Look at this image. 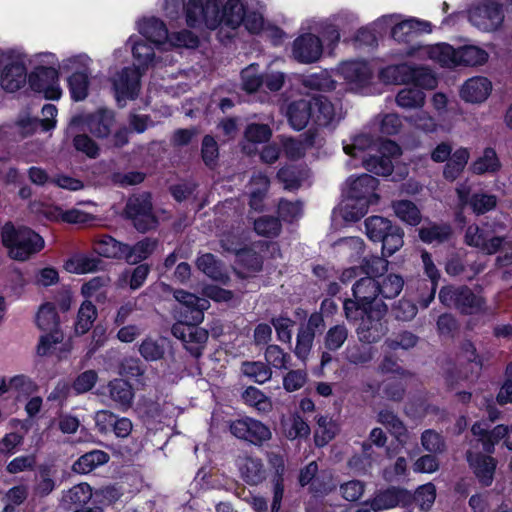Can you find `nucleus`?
Segmentation results:
<instances>
[{
	"label": "nucleus",
	"mask_w": 512,
	"mask_h": 512,
	"mask_svg": "<svg viewBox=\"0 0 512 512\" xmlns=\"http://www.w3.org/2000/svg\"><path fill=\"white\" fill-rule=\"evenodd\" d=\"M238 468L243 480L249 485H257L265 480L266 469L258 457L244 456L238 459Z\"/></svg>",
	"instance_id": "cd10ccee"
},
{
	"label": "nucleus",
	"mask_w": 512,
	"mask_h": 512,
	"mask_svg": "<svg viewBox=\"0 0 512 512\" xmlns=\"http://www.w3.org/2000/svg\"><path fill=\"white\" fill-rule=\"evenodd\" d=\"M355 282L352 286V292L355 299H358L360 303H364L367 306H374L377 302H383L378 300L379 290L377 280L371 276H358L354 279Z\"/></svg>",
	"instance_id": "393cba45"
},
{
	"label": "nucleus",
	"mask_w": 512,
	"mask_h": 512,
	"mask_svg": "<svg viewBox=\"0 0 512 512\" xmlns=\"http://www.w3.org/2000/svg\"><path fill=\"white\" fill-rule=\"evenodd\" d=\"M312 107L310 98L294 101L288 106V120L294 129H303L309 120L312 119Z\"/></svg>",
	"instance_id": "2f4dec72"
},
{
	"label": "nucleus",
	"mask_w": 512,
	"mask_h": 512,
	"mask_svg": "<svg viewBox=\"0 0 512 512\" xmlns=\"http://www.w3.org/2000/svg\"><path fill=\"white\" fill-rule=\"evenodd\" d=\"M109 460L106 452L93 450L82 455L74 464L73 470L77 473L87 474L96 467L105 464Z\"/></svg>",
	"instance_id": "a19ab883"
},
{
	"label": "nucleus",
	"mask_w": 512,
	"mask_h": 512,
	"mask_svg": "<svg viewBox=\"0 0 512 512\" xmlns=\"http://www.w3.org/2000/svg\"><path fill=\"white\" fill-rule=\"evenodd\" d=\"M465 243L468 246L477 248L487 255L503 251L504 257H498L499 261L509 263L512 261V240L507 237L490 236L488 232L476 225H469L465 232Z\"/></svg>",
	"instance_id": "39448f33"
},
{
	"label": "nucleus",
	"mask_w": 512,
	"mask_h": 512,
	"mask_svg": "<svg viewBox=\"0 0 512 512\" xmlns=\"http://www.w3.org/2000/svg\"><path fill=\"white\" fill-rule=\"evenodd\" d=\"M230 432L236 438L258 447L272 439L270 427L252 417H243L232 421Z\"/></svg>",
	"instance_id": "1a4fd4ad"
},
{
	"label": "nucleus",
	"mask_w": 512,
	"mask_h": 512,
	"mask_svg": "<svg viewBox=\"0 0 512 512\" xmlns=\"http://www.w3.org/2000/svg\"><path fill=\"white\" fill-rule=\"evenodd\" d=\"M317 426L315 431V443L317 446H324L336 435L337 426L327 416H318Z\"/></svg>",
	"instance_id": "680f3d73"
},
{
	"label": "nucleus",
	"mask_w": 512,
	"mask_h": 512,
	"mask_svg": "<svg viewBox=\"0 0 512 512\" xmlns=\"http://www.w3.org/2000/svg\"><path fill=\"white\" fill-rule=\"evenodd\" d=\"M451 235L449 225H428L419 229L420 239L428 244H440L448 240Z\"/></svg>",
	"instance_id": "5fc2aeb1"
},
{
	"label": "nucleus",
	"mask_w": 512,
	"mask_h": 512,
	"mask_svg": "<svg viewBox=\"0 0 512 512\" xmlns=\"http://www.w3.org/2000/svg\"><path fill=\"white\" fill-rule=\"evenodd\" d=\"M157 240L144 238L133 246L124 244L122 257L130 264H137L147 259L156 249Z\"/></svg>",
	"instance_id": "473e14b6"
},
{
	"label": "nucleus",
	"mask_w": 512,
	"mask_h": 512,
	"mask_svg": "<svg viewBox=\"0 0 512 512\" xmlns=\"http://www.w3.org/2000/svg\"><path fill=\"white\" fill-rule=\"evenodd\" d=\"M127 44L131 46L133 57L138 63L139 69L141 67H147L153 61L154 48L145 40L130 37Z\"/></svg>",
	"instance_id": "8fccbe9b"
},
{
	"label": "nucleus",
	"mask_w": 512,
	"mask_h": 512,
	"mask_svg": "<svg viewBox=\"0 0 512 512\" xmlns=\"http://www.w3.org/2000/svg\"><path fill=\"white\" fill-rule=\"evenodd\" d=\"M199 323H194L188 315L184 316V321L175 323L171 332L173 336L183 341L186 348L195 356L201 354V348L208 339V332L201 327H198Z\"/></svg>",
	"instance_id": "9b49d317"
},
{
	"label": "nucleus",
	"mask_w": 512,
	"mask_h": 512,
	"mask_svg": "<svg viewBox=\"0 0 512 512\" xmlns=\"http://www.w3.org/2000/svg\"><path fill=\"white\" fill-rule=\"evenodd\" d=\"M503 441V445L512 450V427L506 425H497L491 431L487 439H484V451L492 454L495 450V444Z\"/></svg>",
	"instance_id": "58836bf2"
},
{
	"label": "nucleus",
	"mask_w": 512,
	"mask_h": 512,
	"mask_svg": "<svg viewBox=\"0 0 512 512\" xmlns=\"http://www.w3.org/2000/svg\"><path fill=\"white\" fill-rule=\"evenodd\" d=\"M367 237L374 242L382 243V254L392 256L403 246V231L389 219L382 216H371L365 220Z\"/></svg>",
	"instance_id": "7ed1b4c3"
},
{
	"label": "nucleus",
	"mask_w": 512,
	"mask_h": 512,
	"mask_svg": "<svg viewBox=\"0 0 512 512\" xmlns=\"http://www.w3.org/2000/svg\"><path fill=\"white\" fill-rule=\"evenodd\" d=\"M456 193L460 203L469 205L472 211L477 215H482L493 210L498 203V198L494 194L476 192L470 196V188L464 183L456 188Z\"/></svg>",
	"instance_id": "f3484780"
},
{
	"label": "nucleus",
	"mask_w": 512,
	"mask_h": 512,
	"mask_svg": "<svg viewBox=\"0 0 512 512\" xmlns=\"http://www.w3.org/2000/svg\"><path fill=\"white\" fill-rule=\"evenodd\" d=\"M141 74L138 67H125L113 77V87L119 103L137 96Z\"/></svg>",
	"instance_id": "2eb2a0df"
},
{
	"label": "nucleus",
	"mask_w": 512,
	"mask_h": 512,
	"mask_svg": "<svg viewBox=\"0 0 512 512\" xmlns=\"http://www.w3.org/2000/svg\"><path fill=\"white\" fill-rule=\"evenodd\" d=\"M378 183V180L369 174H362L358 177L351 176L346 181V193L351 200H374L377 203L379 196L375 190Z\"/></svg>",
	"instance_id": "a211bd4d"
},
{
	"label": "nucleus",
	"mask_w": 512,
	"mask_h": 512,
	"mask_svg": "<svg viewBox=\"0 0 512 512\" xmlns=\"http://www.w3.org/2000/svg\"><path fill=\"white\" fill-rule=\"evenodd\" d=\"M322 54L321 40L313 34H304L293 43V56L302 63L317 61Z\"/></svg>",
	"instance_id": "412c9836"
},
{
	"label": "nucleus",
	"mask_w": 512,
	"mask_h": 512,
	"mask_svg": "<svg viewBox=\"0 0 512 512\" xmlns=\"http://www.w3.org/2000/svg\"><path fill=\"white\" fill-rule=\"evenodd\" d=\"M69 89L75 101H81L88 94V74L86 72H75L68 79Z\"/></svg>",
	"instance_id": "338daca9"
},
{
	"label": "nucleus",
	"mask_w": 512,
	"mask_h": 512,
	"mask_svg": "<svg viewBox=\"0 0 512 512\" xmlns=\"http://www.w3.org/2000/svg\"><path fill=\"white\" fill-rule=\"evenodd\" d=\"M470 152L467 148L460 147L455 150L443 169V177L448 181L456 180L464 171Z\"/></svg>",
	"instance_id": "f704fd0d"
},
{
	"label": "nucleus",
	"mask_w": 512,
	"mask_h": 512,
	"mask_svg": "<svg viewBox=\"0 0 512 512\" xmlns=\"http://www.w3.org/2000/svg\"><path fill=\"white\" fill-rule=\"evenodd\" d=\"M395 215L409 225H417L421 221V214L418 207L409 200H399L392 203Z\"/></svg>",
	"instance_id": "de8ad7c7"
},
{
	"label": "nucleus",
	"mask_w": 512,
	"mask_h": 512,
	"mask_svg": "<svg viewBox=\"0 0 512 512\" xmlns=\"http://www.w3.org/2000/svg\"><path fill=\"white\" fill-rule=\"evenodd\" d=\"M138 30L142 36L155 45H161L168 38V30L163 21L151 17L138 23Z\"/></svg>",
	"instance_id": "7c9ffc66"
},
{
	"label": "nucleus",
	"mask_w": 512,
	"mask_h": 512,
	"mask_svg": "<svg viewBox=\"0 0 512 512\" xmlns=\"http://www.w3.org/2000/svg\"><path fill=\"white\" fill-rule=\"evenodd\" d=\"M375 146L374 140L367 134L354 136L350 143L344 142L343 150L347 155L359 157L366 150H372Z\"/></svg>",
	"instance_id": "e2e57ef3"
},
{
	"label": "nucleus",
	"mask_w": 512,
	"mask_h": 512,
	"mask_svg": "<svg viewBox=\"0 0 512 512\" xmlns=\"http://www.w3.org/2000/svg\"><path fill=\"white\" fill-rule=\"evenodd\" d=\"M241 372L258 384L269 381L272 377V370L266 363L261 361H245L241 365Z\"/></svg>",
	"instance_id": "a18cd8bd"
},
{
	"label": "nucleus",
	"mask_w": 512,
	"mask_h": 512,
	"mask_svg": "<svg viewBox=\"0 0 512 512\" xmlns=\"http://www.w3.org/2000/svg\"><path fill=\"white\" fill-rule=\"evenodd\" d=\"M313 143L312 136H300L297 139L283 138L282 140L284 153L292 160H296L304 156L306 149L312 146Z\"/></svg>",
	"instance_id": "3c124183"
},
{
	"label": "nucleus",
	"mask_w": 512,
	"mask_h": 512,
	"mask_svg": "<svg viewBox=\"0 0 512 512\" xmlns=\"http://www.w3.org/2000/svg\"><path fill=\"white\" fill-rule=\"evenodd\" d=\"M457 65L477 66L484 64L488 53L477 46H464L457 49Z\"/></svg>",
	"instance_id": "49530a36"
},
{
	"label": "nucleus",
	"mask_w": 512,
	"mask_h": 512,
	"mask_svg": "<svg viewBox=\"0 0 512 512\" xmlns=\"http://www.w3.org/2000/svg\"><path fill=\"white\" fill-rule=\"evenodd\" d=\"M58 71L53 67H38L29 76L32 90L42 93L45 98L56 100L61 96Z\"/></svg>",
	"instance_id": "f8f14e48"
},
{
	"label": "nucleus",
	"mask_w": 512,
	"mask_h": 512,
	"mask_svg": "<svg viewBox=\"0 0 512 512\" xmlns=\"http://www.w3.org/2000/svg\"><path fill=\"white\" fill-rule=\"evenodd\" d=\"M386 257L382 254V257L370 256L364 258L360 266L350 267L342 272L341 282L349 283L361 275L374 278L381 277L388 270L389 261Z\"/></svg>",
	"instance_id": "dca6fc26"
},
{
	"label": "nucleus",
	"mask_w": 512,
	"mask_h": 512,
	"mask_svg": "<svg viewBox=\"0 0 512 512\" xmlns=\"http://www.w3.org/2000/svg\"><path fill=\"white\" fill-rule=\"evenodd\" d=\"M466 457L479 482L484 486L491 485L496 468L495 459L472 449L467 451Z\"/></svg>",
	"instance_id": "4be33fe9"
},
{
	"label": "nucleus",
	"mask_w": 512,
	"mask_h": 512,
	"mask_svg": "<svg viewBox=\"0 0 512 512\" xmlns=\"http://www.w3.org/2000/svg\"><path fill=\"white\" fill-rule=\"evenodd\" d=\"M361 453L354 454L347 465L359 475L369 474L371 469L380 464V455L372 448L371 443L364 441L361 444Z\"/></svg>",
	"instance_id": "5701e85b"
},
{
	"label": "nucleus",
	"mask_w": 512,
	"mask_h": 512,
	"mask_svg": "<svg viewBox=\"0 0 512 512\" xmlns=\"http://www.w3.org/2000/svg\"><path fill=\"white\" fill-rule=\"evenodd\" d=\"M341 72L345 79L358 84L366 83L371 76V71L366 63L363 62H347L341 67Z\"/></svg>",
	"instance_id": "864d4df0"
},
{
	"label": "nucleus",
	"mask_w": 512,
	"mask_h": 512,
	"mask_svg": "<svg viewBox=\"0 0 512 512\" xmlns=\"http://www.w3.org/2000/svg\"><path fill=\"white\" fill-rule=\"evenodd\" d=\"M244 402L261 413H268L272 410V402L261 390L249 386L242 394Z\"/></svg>",
	"instance_id": "603ef678"
},
{
	"label": "nucleus",
	"mask_w": 512,
	"mask_h": 512,
	"mask_svg": "<svg viewBox=\"0 0 512 512\" xmlns=\"http://www.w3.org/2000/svg\"><path fill=\"white\" fill-rule=\"evenodd\" d=\"M504 15L501 6L493 0H483L469 11L471 24L482 31H494L503 22Z\"/></svg>",
	"instance_id": "9d476101"
},
{
	"label": "nucleus",
	"mask_w": 512,
	"mask_h": 512,
	"mask_svg": "<svg viewBox=\"0 0 512 512\" xmlns=\"http://www.w3.org/2000/svg\"><path fill=\"white\" fill-rule=\"evenodd\" d=\"M396 103L403 109H418L425 104V93L416 87L403 88L396 95Z\"/></svg>",
	"instance_id": "c03bdc74"
},
{
	"label": "nucleus",
	"mask_w": 512,
	"mask_h": 512,
	"mask_svg": "<svg viewBox=\"0 0 512 512\" xmlns=\"http://www.w3.org/2000/svg\"><path fill=\"white\" fill-rule=\"evenodd\" d=\"M388 306L384 302H377L368 307L361 315L356 328L358 339L362 343L373 344L379 342L388 332L386 315Z\"/></svg>",
	"instance_id": "20e7f679"
},
{
	"label": "nucleus",
	"mask_w": 512,
	"mask_h": 512,
	"mask_svg": "<svg viewBox=\"0 0 512 512\" xmlns=\"http://www.w3.org/2000/svg\"><path fill=\"white\" fill-rule=\"evenodd\" d=\"M492 89L491 82L485 77L468 79L461 88V98L470 103H480L487 99Z\"/></svg>",
	"instance_id": "a878e982"
},
{
	"label": "nucleus",
	"mask_w": 512,
	"mask_h": 512,
	"mask_svg": "<svg viewBox=\"0 0 512 512\" xmlns=\"http://www.w3.org/2000/svg\"><path fill=\"white\" fill-rule=\"evenodd\" d=\"M376 280L381 299H394L401 293L405 283L403 277L395 273L382 275Z\"/></svg>",
	"instance_id": "e433bc0d"
},
{
	"label": "nucleus",
	"mask_w": 512,
	"mask_h": 512,
	"mask_svg": "<svg viewBox=\"0 0 512 512\" xmlns=\"http://www.w3.org/2000/svg\"><path fill=\"white\" fill-rule=\"evenodd\" d=\"M284 434L290 439L306 438L310 434V427L299 415H293L291 419L283 424Z\"/></svg>",
	"instance_id": "0e129e2a"
},
{
	"label": "nucleus",
	"mask_w": 512,
	"mask_h": 512,
	"mask_svg": "<svg viewBox=\"0 0 512 512\" xmlns=\"http://www.w3.org/2000/svg\"><path fill=\"white\" fill-rule=\"evenodd\" d=\"M97 317L96 307L90 301H85L80 306L75 324L77 334H85Z\"/></svg>",
	"instance_id": "13d9d810"
},
{
	"label": "nucleus",
	"mask_w": 512,
	"mask_h": 512,
	"mask_svg": "<svg viewBox=\"0 0 512 512\" xmlns=\"http://www.w3.org/2000/svg\"><path fill=\"white\" fill-rule=\"evenodd\" d=\"M440 302L447 307H455L463 314H475L480 312L484 306V299L475 294L467 286H445L439 292Z\"/></svg>",
	"instance_id": "0eeeda50"
},
{
	"label": "nucleus",
	"mask_w": 512,
	"mask_h": 512,
	"mask_svg": "<svg viewBox=\"0 0 512 512\" xmlns=\"http://www.w3.org/2000/svg\"><path fill=\"white\" fill-rule=\"evenodd\" d=\"M428 54L431 59L437 61L443 67L457 66V50L448 44L431 47Z\"/></svg>",
	"instance_id": "052dcab7"
},
{
	"label": "nucleus",
	"mask_w": 512,
	"mask_h": 512,
	"mask_svg": "<svg viewBox=\"0 0 512 512\" xmlns=\"http://www.w3.org/2000/svg\"><path fill=\"white\" fill-rule=\"evenodd\" d=\"M27 79L24 62L20 59L6 65L1 74V87L7 92H15L20 89Z\"/></svg>",
	"instance_id": "b1692460"
},
{
	"label": "nucleus",
	"mask_w": 512,
	"mask_h": 512,
	"mask_svg": "<svg viewBox=\"0 0 512 512\" xmlns=\"http://www.w3.org/2000/svg\"><path fill=\"white\" fill-rule=\"evenodd\" d=\"M421 259L425 274L427 275L429 280H420L418 282V289L423 290V292L419 295V302L422 304L423 307H428V305L435 298L438 281L440 279V273L436 268L435 264L433 263L431 255L428 252L423 251L421 254Z\"/></svg>",
	"instance_id": "6ab92c4d"
},
{
	"label": "nucleus",
	"mask_w": 512,
	"mask_h": 512,
	"mask_svg": "<svg viewBox=\"0 0 512 512\" xmlns=\"http://www.w3.org/2000/svg\"><path fill=\"white\" fill-rule=\"evenodd\" d=\"M124 243L118 242L109 235H101L94 239L93 250L100 256L117 258L123 255Z\"/></svg>",
	"instance_id": "ea45409f"
},
{
	"label": "nucleus",
	"mask_w": 512,
	"mask_h": 512,
	"mask_svg": "<svg viewBox=\"0 0 512 512\" xmlns=\"http://www.w3.org/2000/svg\"><path fill=\"white\" fill-rule=\"evenodd\" d=\"M94 496L87 483H80L65 491L62 495V505L66 509L84 506Z\"/></svg>",
	"instance_id": "c9c22d12"
},
{
	"label": "nucleus",
	"mask_w": 512,
	"mask_h": 512,
	"mask_svg": "<svg viewBox=\"0 0 512 512\" xmlns=\"http://www.w3.org/2000/svg\"><path fill=\"white\" fill-rule=\"evenodd\" d=\"M377 421L385 426L398 441H403L407 430L404 423L394 412L388 409L381 410L378 413Z\"/></svg>",
	"instance_id": "09e8293b"
},
{
	"label": "nucleus",
	"mask_w": 512,
	"mask_h": 512,
	"mask_svg": "<svg viewBox=\"0 0 512 512\" xmlns=\"http://www.w3.org/2000/svg\"><path fill=\"white\" fill-rule=\"evenodd\" d=\"M380 155H370L362 157L363 166L369 172L379 176H388L393 170L391 157L400 155L401 149L398 144L391 140H385L381 143Z\"/></svg>",
	"instance_id": "ddd939ff"
},
{
	"label": "nucleus",
	"mask_w": 512,
	"mask_h": 512,
	"mask_svg": "<svg viewBox=\"0 0 512 512\" xmlns=\"http://www.w3.org/2000/svg\"><path fill=\"white\" fill-rule=\"evenodd\" d=\"M429 24L415 19H408L392 28V37L397 41H406L407 37L422 31H428Z\"/></svg>",
	"instance_id": "4d7b16f0"
},
{
	"label": "nucleus",
	"mask_w": 512,
	"mask_h": 512,
	"mask_svg": "<svg viewBox=\"0 0 512 512\" xmlns=\"http://www.w3.org/2000/svg\"><path fill=\"white\" fill-rule=\"evenodd\" d=\"M166 339L146 337L139 345L138 351L146 361H158L163 359L166 352Z\"/></svg>",
	"instance_id": "4c0bfd02"
},
{
	"label": "nucleus",
	"mask_w": 512,
	"mask_h": 512,
	"mask_svg": "<svg viewBox=\"0 0 512 512\" xmlns=\"http://www.w3.org/2000/svg\"><path fill=\"white\" fill-rule=\"evenodd\" d=\"M406 121L415 129L425 133H433L438 129V124L435 118L423 110L406 117Z\"/></svg>",
	"instance_id": "774afa93"
},
{
	"label": "nucleus",
	"mask_w": 512,
	"mask_h": 512,
	"mask_svg": "<svg viewBox=\"0 0 512 512\" xmlns=\"http://www.w3.org/2000/svg\"><path fill=\"white\" fill-rule=\"evenodd\" d=\"M264 356L266 362L276 369H288L291 361L290 354L275 344L267 346Z\"/></svg>",
	"instance_id": "69168bd1"
},
{
	"label": "nucleus",
	"mask_w": 512,
	"mask_h": 512,
	"mask_svg": "<svg viewBox=\"0 0 512 512\" xmlns=\"http://www.w3.org/2000/svg\"><path fill=\"white\" fill-rule=\"evenodd\" d=\"M349 334V329L344 323L331 326L324 335V348L329 351L340 350L348 340Z\"/></svg>",
	"instance_id": "37998d69"
},
{
	"label": "nucleus",
	"mask_w": 512,
	"mask_h": 512,
	"mask_svg": "<svg viewBox=\"0 0 512 512\" xmlns=\"http://www.w3.org/2000/svg\"><path fill=\"white\" fill-rule=\"evenodd\" d=\"M311 99L312 120L319 126H327L337 117L335 106L324 96L318 95Z\"/></svg>",
	"instance_id": "c756f323"
},
{
	"label": "nucleus",
	"mask_w": 512,
	"mask_h": 512,
	"mask_svg": "<svg viewBox=\"0 0 512 512\" xmlns=\"http://www.w3.org/2000/svg\"><path fill=\"white\" fill-rule=\"evenodd\" d=\"M108 395L115 406L122 410H128L134 400V390L129 382L123 379H114L107 385Z\"/></svg>",
	"instance_id": "c85d7f7f"
},
{
	"label": "nucleus",
	"mask_w": 512,
	"mask_h": 512,
	"mask_svg": "<svg viewBox=\"0 0 512 512\" xmlns=\"http://www.w3.org/2000/svg\"><path fill=\"white\" fill-rule=\"evenodd\" d=\"M2 242L9 250L11 258L19 261L27 260L31 255L44 247V240L28 227H15L6 223L2 229Z\"/></svg>",
	"instance_id": "f03ea898"
},
{
	"label": "nucleus",
	"mask_w": 512,
	"mask_h": 512,
	"mask_svg": "<svg viewBox=\"0 0 512 512\" xmlns=\"http://www.w3.org/2000/svg\"><path fill=\"white\" fill-rule=\"evenodd\" d=\"M197 267L205 275L213 280L225 282L227 280L226 273L219 261L211 253H206L198 257Z\"/></svg>",
	"instance_id": "79ce46f5"
},
{
	"label": "nucleus",
	"mask_w": 512,
	"mask_h": 512,
	"mask_svg": "<svg viewBox=\"0 0 512 512\" xmlns=\"http://www.w3.org/2000/svg\"><path fill=\"white\" fill-rule=\"evenodd\" d=\"M83 123L87 129L96 137H107L114 125V115L109 110H99L87 116H76L72 119L71 125Z\"/></svg>",
	"instance_id": "aec40b11"
},
{
	"label": "nucleus",
	"mask_w": 512,
	"mask_h": 512,
	"mask_svg": "<svg viewBox=\"0 0 512 512\" xmlns=\"http://www.w3.org/2000/svg\"><path fill=\"white\" fill-rule=\"evenodd\" d=\"M384 81L395 83H414L417 87L433 89L437 85L436 77L426 67H416L407 63L389 66L382 70Z\"/></svg>",
	"instance_id": "423d86ee"
},
{
	"label": "nucleus",
	"mask_w": 512,
	"mask_h": 512,
	"mask_svg": "<svg viewBox=\"0 0 512 512\" xmlns=\"http://www.w3.org/2000/svg\"><path fill=\"white\" fill-rule=\"evenodd\" d=\"M244 6L240 0H227L220 9V0H189L186 23L191 28L214 30L220 25L235 29L244 20Z\"/></svg>",
	"instance_id": "f257e3e1"
},
{
	"label": "nucleus",
	"mask_w": 512,
	"mask_h": 512,
	"mask_svg": "<svg viewBox=\"0 0 512 512\" xmlns=\"http://www.w3.org/2000/svg\"><path fill=\"white\" fill-rule=\"evenodd\" d=\"M126 218L133 222L139 232H146L157 225L156 217L152 212V203L148 194L131 196L124 210Z\"/></svg>",
	"instance_id": "6e6552de"
},
{
	"label": "nucleus",
	"mask_w": 512,
	"mask_h": 512,
	"mask_svg": "<svg viewBox=\"0 0 512 512\" xmlns=\"http://www.w3.org/2000/svg\"><path fill=\"white\" fill-rule=\"evenodd\" d=\"M36 323L39 329L53 332L58 329L59 318L55 306L51 303L43 304L37 313Z\"/></svg>",
	"instance_id": "6e6d98bb"
},
{
	"label": "nucleus",
	"mask_w": 512,
	"mask_h": 512,
	"mask_svg": "<svg viewBox=\"0 0 512 512\" xmlns=\"http://www.w3.org/2000/svg\"><path fill=\"white\" fill-rule=\"evenodd\" d=\"M410 501L411 494L407 490L392 486L376 491L374 496L364 504L369 506L372 511L380 512L399 505H407Z\"/></svg>",
	"instance_id": "4468645a"
},
{
	"label": "nucleus",
	"mask_w": 512,
	"mask_h": 512,
	"mask_svg": "<svg viewBox=\"0 0 512 512\" xmlns=\"http://www.w3.org/2000/svg\"><path fill=\"white\" fill-rule=\"evenodd\" d=\"M501 168L500 160L492 148H485L469 166L471 173L475 175L494 174Z\"/></svg>",
	"instance_id": "72a5a7b5"
},
{
	"label": "nucleus",
	"mask_w": 512,
	"mask_h": 512,
	"mask_svg": "<svg viewBox=\"0 0 512 512\" xmlns=\"http://www.w3.org/2000/svg\"><path fill=\"white\" fill-rule=\"evenodd\" d=\"M345 359L353 365H364L374 358V349L357 343L347 346L344 352Z\"/></svg>",
	"instance_id": "bf43d9fd"
},
{
	"label": "nucleus",
	"mask_w": 512,
	"mask_h": 512,
	"mask_svg": "<svg viewBox=\"0 0 512 512\" xmlns=\"http://www.w3.org/2000/svg\"><path fill=\"white\" fill-rule=\"evenodd\" d=\"M175 299L186 308L189 312L188 318L194 323H201L204 319L203 311L208 309L209 301L205 298H200L192 293L184 290L174 291Z\"/></svg>",
	"instance_id": "bb28decb"
}]
</instances>
